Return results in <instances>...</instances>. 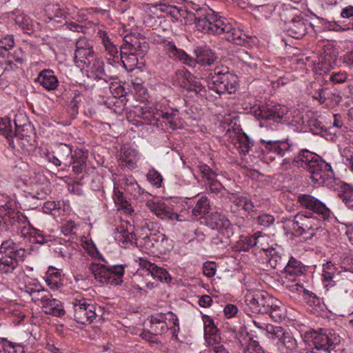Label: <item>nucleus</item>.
I'll use <instances>...</instances> for the list:
<instances>
[{"instance_id": "e433bc0d", "label": "nucleus", "mask_w": 353, "mask_h": 353, "mask_svg": "<svg viewBox=\"0 0 353 353\" xmlns=\"http://www.w3.org/2000/svg\"><path fill=\"white\" fill-rule=\"evenodd\" d=\"M210 202L205 195H202L197 200L195 206L192 210V216L196 219L201 218L209 212Z\"/></svg>"}, {"instance_id": "20e7f679", "label": "nucleus", "mask_w": 353, "mask_h": 353, "mask_svg": "<svg viewBox=\"0 0 353 353\" xmlns=\"http://www.w3.org/2000/svg\"><path fill=\"white\" fill-rule=\"evenodd\" d=\"M210 90L219 94L234 93L238 88V77L223 65H217L206 77Z\"/></svg>"}, {"instance_id": "052dcab7", "label": "nucleus", "mask_w": 353, "mask_h": 353, "mask_svg": "<svg viewBox=\"0 0 353 353\" xmlns=\"http://www.w3.org/2000/svg\"><path fill=\"white\" fill-rule=\"evenodd\" d=\"M203 323H204V334L205 338L207 336H210L211 335L215 334L219 332V329L214 325L213 320L206 316L203 317Z\"/></svg>"}, {"instance_id": "f03ea898", "label": "nucleus", "mask_w": 353, "mask_h": 353, "mask_svg": "<svg viewBox=\"0 0 353 353\" xmlns=\"http://www.w3.org/2000/svg\"><path fill=\"white\" fill-rule=\"evenodd\" d=\"M296 166L306 169L317 185L332 188L335 181L334 173L330 163L307 150H302L292 160Z\"/></svg>"}, {"instance_id": "c03bdc74", "label": "nucleus", "mask_w": 353, "mask_h": 353, "mask_svg": "<svg viewBox=\"0 0 353 353\" xmlns=\"http://www.w3.org/2000/svg\"><path fill=\"white\" fill-rule=\"evenodd\" d=\"M234 145L240 154L245 155L250 151L252 143L249 137L245 133H243L237 136Z\"/></svg>"}, {"instance_id": "1a4fd4ad", "label": "nucleus", "mask_w": 353, "mask_h": 353, "mask_svg": "<svg viewBox=\"0 0 353 353\" xmlns=\"http://www.w3.org/2000/svg\"><path fill=\"white\" fill-rule=\"evenodd\" d=\"M72 305L74 319L80 324L88 325L96 319L97 305L90 299L74 298L70 302Z\"/></svg>"}, {"instance_id": "603ef678", "label": "nucleus", "mask_w": 353, "mask_h": 353, "mask_svg": "<svg viewBox=\"0 0 353 353\" xmlns=\"http://www.w3.org/2000/svg\"><path fill=\"white\" fill-rule=\"evenodd\" d=\"M48 298H52L50 293L40 286L37 291L33 293L32 300L36 304L42 307Z\"/></svg>"}, {"instance_id": "393cba45", "label": "nucleus", "mask_w": 353, "mask_h": 353, "mask_svg": "<svg viewBox=\"0 0 353 353\" xmlns=\"http://www.w3.org/2000/svg\"><path fill=\"white\" fill-rule=\"evenodd\" d=\"M125 47L123 49L133 51L139 56L144 54L148 49V44L144 39H139L132 36L124 37Z\"/></svg>"}, {"instance_id": "4d7b16f0", "label": "nucleus", "mask_w": 353, "mask_h": 353, "mask_svg": "<svg viewBox=\"0 0 353 353\" xmlns=\"http://www.w3.org/2000/svg\"><path fill=\"white\" fill-rule=\"evenodd\" d=\"M58 157L63 161L65 165H68V162L71 161L72 148L70 145L67 144H61L58 148Z\"/></svg>"}, {"instance_id": "09e8293b", "label": "nucleus", "mask_w": 353, "mask_h": 353, "mask_svg": "<svg viewBox=\"0 0 353 353\" xmlns=\"http://www.w3.org/2000/svg\"><path fill=\"white\" fill-rule=\"evenodd\" d=\"M14 23L21 28L23 31L28 33L33 28L32 20L26 15L21 14L12 18Z\"/></svg>"}, {"instance_id": "2eb2a0df", "label": "nucleus", "mask_w": 353, "mask_h": 353, "mask_svg": "<svg viewBox=\"0 0 353 353\" xmlns=\"http://www.w3.org/2000/svg\"><path fill=\"white\" fill-rule=\"evenodd\" d=\"M286 109L280 105L263 106L259 109L260 126L270 125L279 123L286 114Z\"/></svg>"}, {"instance_id": "c9c22d12", "label": "nucleus", "mask_w": 353, "mask_h": 353, "mask_svg": "<svg viewBox=\"0 0 353 353\" xmlns=\"http://www.w3.org/2000/svg\"><path fill=\"white\" fill-rule=\"evenodd\" d=\"M113 199L119 210H122L126 214H131L133 212L131 204L125 199L123 192L115 185Z\"/></svg>"}, {"instance_id": "2f4dec72", "label": "nucleus", "mask_w": 353, "mask_h": 353, "mask_svg": "<svg viewBox=\"0 0 353 353\" xmlns=\"http://www.w3.org/2000/svg\"><path fill=\"white\" fill-rule=\"evenodd\" d=\"M197 62L201 65H211L216 60L214 53L207 47H198L194 50Z\"/></svg>"}, {"instance_id": "6ab92c4d", "label": "nucleus", "mask_w": 353, "mask_h": 353, "mask_svg": "<svg viewBox=\"0 0 353 353\" xmlns=\"http://www.w3.org/2000/svg\"><path fill=\"white\" fill-rule=\"evenodd\" d=\"M139 262V265L143 268L146 270L148 275H150L153 278H156L160 281H164L169 283L171 281V276L168 272L160 267H158L154 263H152L148 261L145 258H138L137 261Z\"/></svg>"}, {"instance_id": "4be33fe9", "label": "nucleus", "mask_w": 353, "mask_h": 353, "mask_svg": "<svg viewBox=\"0 0 353 353\" xmlns=\"http://www.w3.org/2000/svg\"><path fill=\"white\" fill-rule=\"evenodd\" d=\"M103 67V61L96 55L93 60H89L88 63H85L83 70H85L88 77L103 79L105 76Z\"/></svg>"}, {"instance_id": "5fc2aeb1", "label": "nucleus", "mask_w": 353, "mask_h": 353, "mask_svg": "<svg viewBox=\"0 0 353 353\" xmlns=\"http://www.w3.org/2000/svg\"><path fill=\"white\" fill-rule=\"evenodd\" d=\"M285 332L283 328L281 326H274L270 324L265 326V334L268 338L272 339H278L281 341Z\"/></svg>"}, {"instance_id": "de8ad7c7", "label": "nucleus", "mask_w": 353, "mask_h": 353, "mask_svg": "<svg viewBox=\"0 0 353 353\" xmlns=\"http://www.w3.org/2000/svg\"><path fill=\"white\" fill-rule=\"evenodd\" d=\"M98 37L101 41L105 50L111 56L114 57L118 53V50L115 45L111 41V39L105 31L99 30L98 32Z\"/></svg>"}, {"instance_id": "0e129e2a", "label": "nucleus", "mask_w": 353, "mask_h": 353, "mask_svg": "<svg viewBox=\"0 0 353 353\" xmlns=\"http://www.w3.org/2000/svg\"><path fill=\"white\" fill-rule=\"evenodd\" d=\"M292 282L290 283L286 284L285 288L290 292L293 293L300 294L301 292L304 293V291L307 290L304 288L303 285L298 282H296V279L292 278L290 279Z\"/></svg>"}, {"instance_id": "79ce46f5", "label": "nucleus", "mask_w": 353, "mask_h": 353, "mask_svg": "<svg viewBox=\"0 0 353 353\" xmlns=\"http://www.w3.org/2000/svg\"><path fill=\"white\" fill-rule=\"evenodd\" d=\"M191 79H194V76L188 70L182 69L176 72L174 82L180 87L188 90Z\"/></svg>"}, {"instance_id": "864d4df0", "label": "nucleus", "mask_w": 353, "mask_h": 353, "mask_svg": "<svg viewBox=\"0 0 353 353\" xmlns=\"http://www.w3.org/2000/svg\"><path fill=\"white\" fill-rule=\"evenodd\" d=\"M1 347L3 353H23V348L21 345L10 342L4 338H1Z\"/></svg>"}, {"instance_id": "4c0bfd02", "label": "nucleus", "mask_w": 353, "mask_h": 353, "mask_svg": "<svg viewBox=\"0 0 353 353\" xmlns=\"http://www.w3.org/2000/svg\"><path fill=\"white\" fill-rule=\"evenodd\" d=\"M86 157L82 151H75L73 156H71V161L68 162V165L72 164L73 172L76 174H80L85 169L86 164Z\"/></svg>"}, {"instance_id": "ddd939ff", "label": "nucleus", "mask_w": 353, "mask_h": 353, "mask_svg": "<svg viewBox=\"0 0 353 353\" xmlns=\"http://www.w3.org/2000/svg\"><path fill=\"white\" fill-rule=\"evenodd\" d=\"M226 23H228L227 19L212 12L204 17L197 19L196 24L198 30L205 33L220 34L223 32Z\"/></svg>"}, {"instance_id": "a878e982", "label": "nucleus", "mask_w": 353, "mask_h": 353, "mask_svg": "<svg viewBox=\"0 0 353 353\" xmlns=\"http://www.w3.org/2000/svg\"><path fill=\"white\" fill-rule=\"evenodd\" d=\"M36 81L48 91L55 90L59 85L57 77L50 70H43L40 72Z\"/></svg>"}, {"instance_id": "9d476101", "label": "nucleus", "mask_w": 353, "mask_h": 353, "mask_svg": "<svg viewBox=\"0 0 353 353\" xmlns=\"http://www.w3.org/2000/svg\"><path fill=\"white\" fill-rule=\"evenodd\" d=\"M308 335L312 339L314 349L316 350L327 352L340 343L339 336L330 329L321 328L313 330L310 332Z\"/></svg>"}, {"instance_id": "412c9836", "label": "nucleus", "mask_w": 353, "mask_h": 353, "mask_svg": "<svg viewBox=\"0 0 353 353\" xmlns=\"http://www.w3.org/2000/svg\"><path fill=\"white\" fill-rule=\"evenodd\" d=\"M138 160L139 154L134 149L128 146H123L121 149L119 156V163L121 167L132 170L137 168Z\"/></svg>"}, {"instance_id": "9b49d317", "label": "nucleus", "mask_w": 353, "mask_h": 353, "mask_svg": "<svg viewBox=\"0 0 353 353\" xmlns=\"http://www.w3.org/2000/svg\"><path fill=\"white\" fill-rule=\"evenodd\" d=\"M261 150L264 156H269L270 161L274 160V157L276 155L282 157L285 154L290 151L292 144L289 141V139L282 140H272L270 139H261Z\"/></svg>"}, {"instance_id": "cd10ccee", "label": "nucleus", "mask_w": 353, "mask_h": 353, "mask_svg": "<svg viewBox=\"0 0 353 353\" xmlns=\"http://www.w3.org/2000/svg\"><path fill=\"white\" fill-rule=\"evenodd\" d=\"M114 239L121 247L126 248L133 244L135 234L122 225L115 228Z\"/></svg>"}, {"instance_id": "49530a36", "label": "nucleus", "mask_w": 353, "mask_h": 353, "mask_svg": "<svg viewBox=\"0 0 353 353\" xmlns=\"http://www.w3.org/2000/svg\"><path fill=\"white\" fill-rule=\"evenodd\" d=\"M268 309L267 314H269L275 321H280L284 318V307L281 302L278 299H276V302L272 301V306Z\"/></svg>"}, {"instance_id": "473e14b6", "label": "nucleus", "mask_w": 353, "mask_h": 353, "mask_svg": "<svg viewBox=\"0 0 353 353\" xmlns=\"http://www.w3.org/2000/svg\"><path fill=\"white\" fill-rule=\"evenodd\" d=\"M310 94L314 99L318 101L320 103H323L327 99L330 98L331 93L327 88L323 87L318 82L311 83L309 88Z\"/></svg>"}, {"instance_id": "f257e3e1", "label": "nucleus", "mask_w": 353, "mask_h": 353, "mask_svg": "<svg viewBox=\"0 0 353 353\" xmlns=\"http://www.w3.org/2000/svg\"><path fill=\"white\" fill-rule=\"evenodd\" d=\"M24 254V250L19 248L18 245L11 239L4 241L1 243V282L6 280V291L5 292L8 297L1 296V312L4 315L13 318L12 322L18 325L25 318V314L21 310V307L12 300L8 298L14 296V294L10 287L14 283L17 277L14 272L17 265V259H21Z\"/></svg>"}, {"instance_id": "4468645a", "label": "nucleus", "mask_w": 353, "mask_h": 353, "mask_svg": "<svg viewBox=\"0 0 353 353\" xmlns=\"http://www.w3.org/2000/svg\"><path fill=\"white\" fill-rule=\"evenodd\" d=\"M297 202L304 209L312 211L323 220L329 219L331 210L319 199L308 194H300Z\"/></svg>"}, {"instance_id": "f704fd0d", "label": "nucleus", "mask_w": 353, "mask_h": 353, "mask_svg": "<svg viewBox=\"0 0 353 353\" xmlns=\"http://www.w3.org/2000/svg\"><path fill=\"white\" fill-rule=\"evenodd\" d=\"M109 280L108 284L112 285H121L123 283V277L125 274V265H114L108 266Z\"/></svg>"}, {"instance_id": "f3484780", "label": "nucleus", "mask_w": 353, "mask_h": 353, "mask_svg": "<svg viewBox=\"0 0 353 353\" xmlns=\"http://www.w3.org/2000/svg\"><path fill=\"white\" fill-rule=\"evenodd\" d=\"M210 222L212 225H214L212 228L218 231L217 237H213L212 242L215 244L227 243L226 240L228 236L224 234L223 231H227L230 226L229 219L223 214L219 212H214L212 213L210 216Z\"/></svg>"}, {"instance_id": "bf43d9fd", "label": "nucleus", "mask_w": 353, "mask_h": 353, "mask_svg": "<svg viewBox=\"0 0 353 353\" xmlns=\"http://www.w3.org/2000/svg\"><path fill=\"white\" fill-rule=\"evenodd\" d=\"M146 177L148 181L155 187L160 188L161 186L163 176L155 169H150L148 171Z\"/></svg>"}, {"instance_id": "dca6fc26", "label": "nucleus", "mask_w": 353, "mask_h": 353, "mask_svg": "<svg viewBox=\"0 0 353 353\" xmlns=\"http://www.w3.org/2000/svg\"><path fill=\"white\" fill-rule=\"evenodd\" d=\"M200 173L206 189L212 194H217L224 190L223 185L216 179V173L208 165L200 164L198 165Z\"/></svg>"}, {"instance_id": "f8f14e48", "label": "nucleus", "mask_w": 353, "mask_h": 353, "mask_svg": "<svg viewBox=\"0 0 353 353\" xmlns=\"http://www.w3.org/2000/svg\"><path fill=\"white\" fill-rule=\"evenodd\" d=\"M95 56L93 42L91 40L86 37H81L76 41L73 60L77 68L82 70L85 63H88L89 60H93Z\"/></svg>"}, {"instance_id": "a18cd8bd", "label": "nucleus", "mask_w": 353, "mask_h": 353, "mask_svg": "<svg viewBox=\"0 0 353 353\" xmlns=\"http://www.w3.org/2000/svg\"><path fill=\"white\" fill-rule=\"evenodd\" d=\"M138 55L132 50L129 52H121V59L125 69L132 70L138 64Z\"/></svg>"}, {"instance_id": "6e6552de", "label": "nucleus", "mask_w": 353, "mask_h": 353, "mask_svg": "<svg viewBox=\"0 0 353 353\" xmlns=\"http://www.w3.org/2000/svg\"><path fill=\"white\" fill-rule=\"evenodd\" d=\"M272 301L276 302V299L267 292L256 290L249 292L245 296V311L250 314L249 311L255 313L265 314L268 308L272 306Z\"/></svg>"}, {"instance_id": "aec40b11", "label": "nucleus", "mask_w": 353, "mask_h": 353, "mask_svg": "<svg viewBox=\"0 0 353 353\" xmlns=\"http://www.w3.org/2000/svg\"><path fill=\"white\" fill-rule=\"evenodd\" d=\"M162 45L165 52L172 59L181 61L182 63L191 65L194 60L180 48H177L174 43L168 39H163Z\"/></svg>"}, {"instance_id": "39448f33", "label": "nucleus", "mask_w": 353, "mask_h": 353, "mask_svg": "<svg viewBox=\"0 0 353 353\" xmlns=\"http://www.w3.org/2000/svg\"><path fill=\"white\" fill-rule=\"evenodd\" d=\"M297 11L294 8L285 9L281 16L284 22V30L290 37L299 39L307 33L309 29H312L313 26L308 19L298 15Z\"/></svg>"}, {"instance_id": "774afa93", "label": "nucleus", "mask_w": 353, "mask_h": 353, "mask_svg": "<svg viewBox=\"0 0 353 353\" xmlns=\"http://www.w3.org/2000/svg\"><path fill=\"white\" fill-rule=\"evenodd\" d=\"M347 76L345 72H333L330 76V80L336 83H342L346 81Z\"/></svg>"}, {"instance_id": "a211bd4d", "label": "nucleus", "mask_w": 353, "mask_h": 353, "mask_svg": "<svg viewBox=\"0 0 353 353\" xmlns=\"http://www.w3.org/2000/svg\"><path fill=\"white\" fill-rule=\"evenodd\" d=\"M145 205L150 212L163 220L170 221H181L180 215L173 212L170 207L163 202H155L150 200L146 201Z\"/></svg>"}, {"instance_id": "72a5a7b5", "label": "nucleus", "mask_w": 353, "mask_h": 353, "mask_svg": "<svg viewBox=\"0 0 353 353\" xmlns=\"http://www.w3.org/2000/svg\"><path fill=\"white\" fill-rule=\"evenodd\" d=\"M89 270L93 274L97 281L103 284H108V266L100 263H92L89 265Z\"/></svg>"}, {"instance_id": "3c124183", "label": "nucleus", "mask_w": 353, "mask_h": 353, "mask_svg": "<svg viewBox=\"0 0 353 353\" xmlns=\"http://www.w3.org/2000/svg\"><path fill=\"white\" fill-rule=\"evenodd\" d=\"M280 341L285 347L286 353H292L296 351L298 347L297 342L291 333L285 332Z\"/></svg>"}, {"instance_id": "bb28decb", "label": "nucleus", "mask_w": 353, "mask_h": 353, "mask_svg": "<svg viewBox=\"0 0 353 353\" xmlns=\"http://www.w3.org/2000/svg\"><path fill=\"white\" fill-rule=\"evenodd\" d=\"M121 189L130 194L133 198L137 199L143 192L142 189L132 176H125L121 181Z\"/></svg>"}, {"instance_id": "338daca9", "label": "nucleus", "mask_w": 353, "mask_h": 353, "mask_svg": "<svg viewBox=\"0 0 353 353\" xmlns=\"http://www.w3.org/2000/svg\"><path fill=\"white\" fill-rule=\"evenodd\" d=\"M203 272L205 276L210 278L216 273V265L213 262H205L203 266Z\"/></svg>"}, {"instance_id": "0eeeda50", "label": "nucleus", "mask_w": 353, "mask_h": 353, "mask_svg": "<svg viewBox=\"0 0 353 353\" xmlns=\"http://www.w3.org/2000/svg\"><path fill=\"white\" fill-rule=\"evenodd\" d=\"M323 222L314 216L308 214L299 213L294 216L292 228L300 234H308L309 238L319 236L325 230L322 227Z\"/></svg>"}, {"instance_id": "ea45409f", "label": "nucleus", "mask_w": 353, "mask_h": 353, "mask_svg": "<svg viewBox=\"0 0 353 353\" xmlns=\"http://www.w3.org/2000/svg\"><path fill=\"white\" fill-rule=\"evenodd\" d=\"M229 199L236 206L241 207L245 211L254 212L256 210V205L253 201L246 196L230 194Z\"/></svg>"}, {"instance_id": "6e6d98bb", "label": "nucleus", "mask_w": 353, "mask_h": 353, "mask_svg": "<svg viewBox=\"0 0 353 353\" xmlns=\"http://www.w3.org/2000/svg\"><path fill=\"white\" fill-rule=\"evenodd\" d=\"M256 246L257 248L261 249L265 252H268L271 248L268 246L269 236L261 232L254 233Z\"/></svg>"}, {"instance_id": "680f3d73", "label": "nucleus", "mask_w": 353, "mask_h": 353, "mask_svg": "<svg viewBox=\"0 0 353 353\" xmlns=\"http://www.w3.org/2000/svg\"><path fill=\"white\" fill-rule=\"evenodd\" d=\"M274 222V216L269 214H261L256 218V223L265 228L270 227Z\"/></svg>"}, {"instance_id": "5701e85b", "label": "nucleus", "mask_w": 353, "mask_h": 353, "mask_svg": "<svg viewBox=\"0 0 353 353\" xmlns=\"http://www.w3.org/2000/svg\"><path fill=\"white\" fill-rule=\"evenodd\" d=\"M222 34H225V38L227 41L236 45L242 46L247 41L248 37L243 31L238 28L233 27L228 22L225 26Z\"/></svg>"}, {"instance_id": "58836bf2", "label": "nucleus", "mask_w": 353, "mask_h": 353, "mask_svg": "<svg viewBox=\"0 0 353 353\" xmlns=\"http://www.w3.org/2000/svg\"><path fill=\"white\" fill-rule=\"evenodd\" d=\"M11 117H5L1 118V134L4 135L9 145L11 148H14L13 138L15 136V130L12 127Z\"/></svg>"}, {"instance_id": "a19ab883", "label": "nucleus", "mask_w": 353, "mask_h": 353, "mask_svg": "<svg viewBox=\"0 0 353 353\" xmlns=\"http://www.w3.org/2000/svg\"><path fill=\"white\" fill-rule=\"evenodd\" d=\"M268 262L270 266L274 269H281L285 268L286 259L278 251L274 248H271L268 252Z\"/></svg>"}, {"instance_id": "e2e57ef3", "label": "nucleus", "mask_w": 353, "mask_h": 353, "mask_svg": "<svg viewBox=\"0 0 353 353\" xmlns=\"http://www.w3.org/2000/svg\"><path fill=\"white\" fill-rule=\"evenodd\" d=\"M341 199L347 205L353 201V188L348 185L343 187V192L339 194Z\"/></svg>"}, {"instance_id": "7c9ffc66", "label": "nucleus", "mask_w": 353, "mask_h": 353, "mask_svg": "<svg viewBox=\"0 0 353 353\" xmlns=\"http://www.w3.org/2000/svg\"><path fill=\"white\" fill-rule=\"evenodd\" d=\"M46 314L61 317L65 314V310L60 301L48 298L41 307Z\"/></svg>"}, {"instance_id": "7ed1b4c3", "label": "nucleus", "mask_w": 353, "mask_h": 353, "mask_svg": "<svg viewBox=\"0 0 353 353\" xmlns=\"http://www.w3.org/2000/svg\"><path fill=\"white\" fill-rule=\"evenodd\" d=\"M1 227L5 228L6 231L12 232L17 230H20L22 236L26 234L35 239L41 235L43 232L33 227L29 226L27 228L28 218L26 216L16 210L17 205L14 197L8 195H1Z\"/></svg>"}, {"instance_id": "8fccbe9b", "label": "nucleus", "mask_w": 353, "mask_h": 353, "mask_svg": "<svg viewBox=\"0 0 353 353\" xmlns=\"http://www.w3.org/2000/svg\"><path fill=\"white\" fill-rule=\"evenodd\" d=\"M256 246L255 235L241 236L238 241L239 251L248 252Z\"/></svg>"}, {"instance_id": "423d86ee", "label": "nucleus", "mask_w": 353, "mask_h": 353, "mask_svg": "<svg viewBox=\"0 0 353 353\" xmlns=\"http://www.w3.org/2000/svg\"><path fill=\"white\" fill-rule=\"evenodd\" d=\"M135 114L143 119L142 123L150 125H155L159 118L168 121L170 128L175 130L177 128V124L175 120L178 115V110L174 108H169L164 109H152L150 108L148 110H144L141 107H137L135 108Z\"/></svg>"}, {"instance_id": "c85d7f7f", "label": "nucleus", "mask_w": 353, "mask_h": 353, "mask_svg": "<svg viewBox=\"0 0 353 353\" xmlns=\"http://www.w3.org/2000/svg\"><path fill=\"white\" fill-rule=\"evenodd\" d=\"M236 58L241 63L243 68L251 72L256 69L259 63L261 62L257 57H254L245 50H239L236 52Z\"/></svg>"}, {"instance_id": "69168bd1", "label": "nucleus", "mask_w": 353, "mask_h": 353, "mask_svg": "<svg viewBox=\"0 0 353 353\" xmlns=\"http://www.w3.org/2000/svg\"><path fill=\"white\" fill-rule=\"evenodd\" d=\"M204 90L200 80L194 76V79H191L189 87L187 90L194 92L196 94H201Z\"/></svg>"}, {"instance_id": "13d9d810", "label": "nucleus", "mask_w": 353, "mask_h": 353, "mask_svg": "<svg viewBox=\"0 0 353 353\" xmlns=\"http://www.w3.org/2000/svg\"><path fill=\"white\" fill-rule=\"evenodd\" d=\"M148 239L152 243V246H154L156 244L157 247L164 248L168 243L166 236L161 232L150 234Z\"/></svg>"}, {"instance_id": "37998d69", "label": "nucleus", "mask_w": 353, "mask_h": 353, "mask_svg": "<svg viewBox=\"0 0 353 353\" xmlns=\"http://www.w3.org/2000/svg\"><path fill=\"white\" fill-rule=\"evenodd\" d=\"M322 276L323 281L329 282L327 285L331 287L334 281L340 277L339 274H336V268L331 262H327L325 264H323Z\"/></svg>"}, {"instance_id": "b1692460", "label": "nucleus", "mask_w": 353, "mask_h": 353, "mask_svg": "<svg viewBox=\"0 0 353 353\" xmlns=\"http://www.w3.org/2000/svg\"><path fill=\"white\" fill-rule=\"evenodd\" d=\"M284 268L286 278L288 279L301 276L305 274L307 270L306 265L293 257L289 259Z\"/></svg>"}, {"instance_id": "c756f323", "label": "nucleus", "mask_w": 353, "mask_h": 353, "mask_svg": "<svg viewBox=\"0 0 353 353\" xmlns=\"http://www.w3.org/2000/svg\"><path fill=\"white\" fill-rule=\"evenodd\" d=\"M332 286L336 288L339 293L348 297L353 298V281L347 277H339L334 281Z\"/></svg>"}]
</instances>
